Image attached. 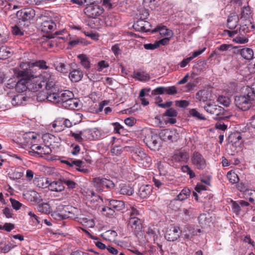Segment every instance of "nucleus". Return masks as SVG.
<instances>
[{
    "label": "nucleus",
    "mask_w": 255,
    "mask_h": 255,
    "mask_svg": "<svg viewBox=\"0 0 255 255\" xmlns=\"http://www.w3.org/2000/svg\"><path fill=\"white\" fill-rule=\"evenodd\" d=\"M249 92L244 95L237 96L235 98V104L238 108L243 111L248 110L252 106V101L254 99L251 98Z\"/></svg>",
    "instance_id": "5"
},
{
    "label": "nucleus",
    "mask_w": 255,
    "mask_h": 255,
    "mask_svg": "<svg viewBox=\"0 0 255 255\" xmlns=\"http://www.w3.org/2000/svg\"><path fill=\"white\" fill-rule=\"evenodd\" d=\"M73 93L69 90H64L52 94L48 97V101L60 104L65 109H74L78 107V103L74 99Z\"/></svg>",
    "instance_id": "1"
},
{
    "label": "nucleus",
    "mask_w": 255,
    "mask_h": 255,
    "mask_svg": "<svg viewBox=\"0 0 255 255\" xmlns=\"http://www.w3.org/2000/svg\"><path fill=\"white\" fill-rule=\"evenodd\" d=\"M53 71V69H49L48 71L44 72L42 75L43 79L42 83L47 91L46 99L47 100L49 95L56 93L58 91L56 77L52 72Z\"/></svg>",
    "instance_id": "2"
},
{
    "label": "nucleus",
    "mask_w": 255,
    "mask_h": 255,
    "mask_svg": "<svg viewBox=\"0 0 255 255\" xmlns=\"http://www.w3.org/2000/svg\"><path fill=\"white\" fill-rule=\"evenodd\" d=\"M204 110L211 115H215L214 118L216 120H224L230 118V116H225L226 110L223 107L212 103L206 104L203 106Z\"/></svg>",
    "instance_id": "4"
},
{
    "label": "nucleus",
    "mask_w": 255,
    "mask_h": 255,
    "mask_svg": "<svg viewBox=\"0 0 255 255\" xmlns=\"http://www.w3.org/2000/svg\"><path fill=\"white\" fill-rule=\"evenodd\" d=\"M189 157V154L186 151L179 152L173 156V158L174 161L183 163H187Z\"/></svg>",
    "instance_id": "31"
},
{
    "label": "nucleus",
    "mask_w": 255,
    "mask_h": 255,
    "mask_svg": "<svg viewBox=\"0 0 255 255\" xmlns=\"http://www.w3.org/2000/svg\"><path fill=\"white\" fill-rule=\"evenodd\" d=\"M157 2V0H143V5L144 7H149L152 9L155 7Z\"/></svg>",
    "instance_id": "60"
},
{
    "label": "nucleus",
    "mask_w": 255,
    "mask_h": 255,
    "mask_svg": "<svg viewBox=\"0 0 255 255\" xmlns=\"http://www.w3.org/2000/svg\"><path fill=\"white\" fill-rule=\"evenodd\" d=\"M18 77L21 78L16 83L15 89L18 93H22L28 89L27 80L26 77L18 75V72H15Z\"/></svg>",
    "instance_id": "19"
},
{
    "label": "nucleus",
    "mask_w": 255,
    "mask_h": 255,
    "mask_svg": "<svg viewBox=\"0 0 255 255\" xmlns=\"http://www.w3.org/2000/svg\"><path fill=\"white\" fill-rule=\"evenodd\" d=\"M152 191V187L149 185H142L138 189V194L141 198H146L148 197Z\"/></svg>",
    "instance_id": "28"
},
{
    "label": "nucleus",
    "mask_w": 255,
    "mask_h": 255,
    "mask_svg": "<svg viewBox=\"0 0 255 255\" xmlns=\"http://www.w3.org/2000/svg\"><path fill=\"white\" fill-rule=\"evenodd\" d=\"M128 228H130L135 233H138L142 228V221L140 218L129 217L128 223Z\"/></svg>",
    "instance_id": "13"
},
{
    "label": "nucleus",
    "mask_w": 255,
    "mask_h": 255,
    "mask_svg": "<svg viewBox=\"0 0 255 255\" xmlns=\"http://www.w3.org/2000/svg\"><path fill=\"white\" fill-rule=\"evenodd\" d=\"M48 187L50 190L57 192H61L65 189V187L62 182L61 179L60 181H54L50 183L49 182Z\"/></svg>",
    "instance_id": "30"
},
{
    "label": "nucleus",
    "mask_w": 255,
    "mask_h": 255,
    "mask_svg": "<svg viewBox=\"0 0 255 255\" xmlns=\"http://www.w3.org/2000/svg\"><path fill=\"white\" fill-rule=\"evenodd\" d=\"M56 27L55 23L51 19L43 20L41 23L40 28L42 31L45 33L51 32Z\"/></svg>",
    "instance_id": "21"
},
{
    "label": "nucleus",
    "mask_w": 255,
    "mask_h": 255,
    "mask_svg": "<svg viewBox=\"0 0 255 255\" xmlns=\"http://www.w3.org/2000/svg\"><path fill=\"white\" fill-rule=\"evenodd\" d=\"M190 190L187 188H183L179 194L174 199H173L171 202L170 205L175 203L177 201H182L186 199L190 195Z\"/></svg>",
    "instance_id": "25"
},
{
    "label": "nucleus",
    "mask_w": 255,
    "mask_h": 255,
    "mask_svg": "<svg viewBox=\"0 0 255 255\" xmlns=\"http://www.w3.org/2000/svg\"><path fill=\"white\" fill-rule=\"evenodd\" d=\"M18 75L27 77L28 90L29 91L35 92L41 89L43 87L40 77L35 74L34 72L19 71Z\"/></svg>",
    "instance_id": "3"
},
{
    "label": "nucleus",
    "mask_w": 255,
    "mask_h": 255,
    "mask_svg": "<svg viewBox=\"0 0 255 255\" xmlns=\"http://www.w3.org/2000/svg\"><path fill=\"white\" fill-rule=\"evenodd\" d=\"M229 141L233 144L239 145L243 142V134L240 132H234L229 136Z\"/></svg>",
    "instance_id": "24"
},
{
    "label": "nucleus",
    "mask_w": 255,
    "mask_h": 255,
    "mask_svg": "<svg viewBox=\"0 0 255 255\" xmlns=\"http://www.w3.org/2000/svg\"><path fill=\"white\" fill-rule=\"evenodd\" d=\"M218 101L225 107H228L231 103L230 98L223 96H219L218 98Z\"/></svg>",
    "instance_id": "57"
},
{
    "label": "nucleus",
    "mask_w": 255,
    "mask_h": 255,
    "mask_svg": "<svg viewBox=\"0 0 255 255\" xmlns=\"http://www.w3.org/2000/svg\"><path fill=\"white\" fill-rule=\"evenodd\" d=\"M227 177L230 182L232 184L236 183L238 182L239 180L238 175L235 172L232 171L228 172Z\"/></svg>",
    "instance_id": "49"
},
{
    "label": "nucleus",
    "mask_w": 255,
    "mask_h": 255,
    "mask_svg": "<svg viewBox=\"0 0 255 255\" xmlns=\"http://www.w3.org/2000/svg\"><path fill=\"white\" fill-rule=\"evenodd\" d=\"M144 20L141 19L139 18V19L133 23V27L136 31L142 32L144 27Z\"/></svg>",
    "instance_id": "55"
},
{
    "label": "nucleus",
    "mask_w": 255,
    "mask_h": 255,
    "mask_svg": "<svg viewBox=\"0 0 255 255\" xmlns=\"http://www.w3.org/2000/svg\"><path fill=\"white\" fill-rule=\"evenodd\" d=\"M109 64L105 60L100 61L96 65V69L98 72H101L104 68H108Z\"/></svg>",
    "instance_id": "58"
},
{
    "label": "nucleus",
    "mask_w": 255,
    "mask_h": 255,
    "mask_svg": "<svg viewBox=\"0 0 255 255\" xmlns=\"http://www.w3.org/2000/svg\"><path fill=\"white\" fill-rule=\"evenodd\" d=\"M104 11V9L101 6L95 3L87 5L84 9V13L90 18H98Z\"/></svg>",
    "instance_id": "7"
},
{
    "label": "nucleus",
    "mask_w": 255,
    "mask_h": 255,
    "mask_svg": "<svg viewBox=\"0 0 255 255\" xmlns=\"http://www.w3.org/2000/svg\"><path fill=\"white\" fill-rule=\"evenodd\" d=\"M182 237L186 241H190L196 236L195 228L191 225H186L183 230H181Z\"/></svg>",
    "instance_id": "20"
},
{
    "label": "nucleus",
    "mask_w": 255,
    "mask_h": 255,
    "mask_svg": "<svg viewBox=\"0 0 255 255\" xmlns=\"http://www.w3.org/2000/svg\"><path fill=\"white\" fill-rule=\"evenodd\" d=\"M120 193L121 194L128 196L132 195L133 193V189L128 185H123L120 187Z\"/></svg>",
    "instance_id": "46"
},
{
    "label": "nucleus",
    "mask_w": 255,
    "mask_h": 255,
    "mask_svg": "<svg viewBox=\"0 0 255 255\" xmlns=\"http://www.w3.org/2000/svg\"><path fill=\"white\" fill-rule=\"evenodd\" d=\"M83 77V73L80 69H73L69 74V77L72 82L80 81Z\"/></svg>",
    "instance_id": "29"
},
{
    "label": "nucleus",
    "mask_w": 255,
    "mask_h": 255,
    "mask_svg": "<svg viewBox=\"0 0 255 255\" xmlns=\"http://www.w3.org/2000/svg\"><path fill=\"white\" fill-rule=\"evenodd\" d=\"M77 58L80 60V64L86 70H89L91 68V62L89 58L85 54H81L78 55Z\"/></svg>",
    "instance_id": "34"
},
{
    "label": "nucleus",
    "mask_w": 255,
    "mask_h": 255,
    "mask_svg": "<svg viewBox=\"0 0 255 255\" xmlns=\"http://www.w3.org/2000/svg\"><path fill=\"white\" fill-rule=\"evenodd\" d=\"M158 135L162 140L171 142L176 141L179 137V134L176 130L169 129L161 130Z\"/></svg>",
    "instance_id": "9"
},
{
    "label": "nucleus",
    "mask_w": 255,
    "mask_h": 255,
    "mask_svg": "<svg viewBox=\"0 0 255 255\" xmlns=\"http://www.w3.org/2000/svg\"><path fill=\"white\" fill-rule=\"evenodd\" d=\"M136 160L144 168L149 167L152 163L151 158L142 149L135 153Z\"/></svg>",
    "instance_id": "11"
},
{
    "label": "nucleus",
    "mask_w": 255,
    "mask_h": 255,
    "mask_svg": "<svg viewBox=\"0 0 255 255\" xmlns=\"http://www.w3.org/2000/svg\"><path fill=\"white\" fill-rule=\"evenodd\" d=\"M37 210L42 213L48 214L51 212V208L49 205L47 203L40 202L37 205Z\"/></svg>",
    "instance_id": "41"
},
{
    "label": "nucleus",
    "mask_w": 255,
    "mask_h": 255,
    "mask_svg": "<svg viewBox=\"0 0 255 255\" xmlns=\"http://www.w3.org/2000/svg\"><path fill=\"white\" fill-rule=\"evenodd\" d=\"M231 205L233 212L238 215L240 214L242 208L249 206V203L246 201L240 200L232 201Z\"/></svg>",
    "instance_id": "18"
},
{
    "label": "nucleus",
    "mask_w": 255,
    "mask_h": 255,
    "mask_svg": "<svg viewBox=\"0 0 255 255\" xmlns=\"http://www.w3.org/2000/svg\"><path fill=\"white\" fill-rule=\"evenodd\" d=\"M35 15V10L31 8H23L17 12V16L23 21L30 20Z\"/></svg>",
    "instance_id": "14"
},
{
    "label": "nucleus",
    "mask_w": 255,
    "mask_h": 255,
    "mask_svg": "<svg viewBox=\"0 0 255 255\" xmlns=\"http://www.w3.org/2000/svg\"><path fill=\"white\" fill-rule=\"evenodd\" d=\"M11 55V53L9 48L4 46L0 48V59H6L10 57Z\"/></svg>",
    "instance_id": "45"
},
{
    "label": "nucleus",
    "mask_w": 255,
    "mask_h": 255,
    "mask_svg": "<svg viewBox=\"0 0 255 255\" xmlns=\"http://www.w3.org/2000/svg\"><path fill=\"white\" fill-rule=\"evenodd\" d=\"M85 135V130H84L83 131L70 130L68 133V135L69 136L73 137L76 141L79 143H81L84 139H86Z\"/></svg>",
    "instance_id": "22"
},
{
    "label": "nucleus",
    "mask_w": 255,
    "mask_h": 255,
    "mask_svg": "<svg viewBox=\"0 0 255 255\" xmlns=\"http://www.w3.org/2000/svg\"><path fill=\"white\" fill-rule=\"evenodd\" d=\"M239 17L237 15H230L227 19V26L228 28L233 29L235 28L238 25Z\"/></svg>",
    "instance_id": "36"
},
{
    "label": "nucleus",
    "mask_w": 255,
    "mask_h": 255,
    "mask_svg": "<svg viewBox=\"0 0 255 255\" xmlns=\"http://www.w3.org/2000/svg\"><path fill=\"white\" fill-rule=\"evenodd\" d=\"M106 133L102 129L94 128L85 129L86 139L89 140H97L103 138L106 136Z\"/></svg>",
    "instance_id": "10"
},
{
    "label": "nucleus",
    "mask_w": 255,
    "mask_h": 255,
    "mask_svg": "<svg viewBox=\"0 0 255 255\" xmlns=\"http://www.w3.org/2000/svg\"><path fill=\"white\" fill-rule=\"evenodd\" d=\"M133 77L140 81H145L150 79L149 75L143 71H134L133 73Z\"/></svg>",
    "instance_id": "38"
},
{
    "label": "nucleus",
    "mask_w": 255,
    "mask_h": 255,
    "mask_svg": "<svg viewBox=\"0 0 255 255\" xmlns=\"http://www.w3.org/2000/svg\"><path fill=\"white\" fill-rule=\"evenodd\" d=\"M35 184L40 188H45L48 187L49 181L47 178L40 177L35 179Z\"/></svg>",
    "instance_id": "44"
},
{
    "label": "nucleus",
    "mask_w": 255,
    "mask_h": 255,
    "mask_svg": "<svg viewBox=\"0 0 255 255\" xmlns=\"http://www.w3.org/2000/svg\"><path fill=\"white\" fill-rule=\"evenodd\" d=\"M181 169L183 172L189 175L190 179H192L196 176L195 172L188 165H183Z\"/></svg>",
    "instance_id": "50"
},
{
    "label": "nucleus",
    "mask_w": 255,
    "mask_h": 255,
    "mask_svg": "<svg viewBox=\"0 0 255 255\" xmlns=\"http://www.w3.org/2000/svg\"><path fill=\"white\" fill-rule=\"evenodd\" d=\"M89 20L88 24L92 28H96L100 25V19L98 18H91Z\"/></svg>",
    "instance_id": "62"
},
{
    "label": "nucleus",
    "mask_w": 255,
    "mask_h": 255,
    "mask_svg": "<svg viewBox=\"0 0 255 255\" xmlns=\"http://www.w3.org/2000/svg\"><path fill=\"white\" fill-rule=\"evenodd\" d=\"M245 198L250 202L255 204V190H250L247 191Z\"/></svg>",
    "instance_id": "54"
},
{
    "label": "nucleus",
    "mask_w": 255,
    "mask_h": 255,
    "mask_svg": "<svg viewBox=\"0 0 255 255\" xmlns=\"http://www.w3.org/2000/svg\"><path fill=\"white\" fill-rule=\"evenodd\" d=\"M27 65L29 66V69L28 71L31 72H33V69L35 67H38L39 69L42 70H47V71L50 69L49 67L47 66L46 62L43 60H36L33 62H29Z\"/></svg>",
    "instance_id": "23"
},
{
    "label": "nucleus",
    "mask_w": 255,
    "mask_h": 255,
    "mask_svg": "<svg viewBox=\"0 0 255 255\" xmlns=\"http://www.w3.org/2000/svg\"><path fill=\"white\" fill-rule=\"evenodd\" d=\"M191 163L192 165L199 170H203L207 166V160L199 151H195L191 156Z\"/></svg>",
    "instance_id": "6"
},
{
    "label": "nucleus",
    "mask_w": 255,
    "mask_h": 255,
    "mask_svg": "<svg viewBox=\"0 0 255 255\" xmlns=\"http://www.w3.org/2000/svg\"><path fill=\"white\" fill-rule=\"evenodd\" d=\"M240 54L245 59L248 60L252 59L254 57L253 50L248 47L242 49L240 51Z\"/></svg>",
    "instance_id": "37"
},
{
    "label": "nucleus",
    "mask_w": 255,
    "mask_h": 255,
    "mask_svg": "<svg viewBox=\"0 0 255 255\" xmlns=\"http://www.w3.org/2000/svg\"><path fill=\"white\" fill-rule=\"evenodd\" d=\"M27 97L22 94H18L15 96L12 99L11 103L13 105H20L23 104V102L27 101Z\"/></svg>",
    "instance_id": "42"
},
{
    "label": "nucleus",
    "mask_w": 255,
    "mask_h": 255,
    "mask_svg": "<svg viewBox=\"0 0 255 255\" xmlns=\"http://www.w3.org/2000/svg\"><path fill=\"white\" fill-rule=\"evenodd\" d=\"M157 136L149 131L145 136L143 140L147 146L151 149H155L158 146Z\"/></svg>",
    "instance_id": "16"
},
{
    "label": "nucleus",
    "mask_w": 255,
    "mask_h": 255,
    "mask_svg": "<svg viewBox=\"0 0 255 255\" xmlns=\"http://www.w3.org/2000/svg\"><path fill=\"white\" fill-rule=\"evenodd\" d=\"M252 10L249 6H244L243 8L242 11V17L244 18H248L249 17L250 14L251 13Z\"/></svg>",
    "instance_id": "63"
},
{
    "label": "nucleus",
    "mask_w": 255,
    "mask_h": 255,
    "mask_svg": "<svg viewBox=\"0 0 255 255\" xmlns=\"http://www.w3.org/2000/svg\"><path fill=\"white\" fill-rule=\"evenodd\" d=\"M189 114L192 117L198 120L204 121L206 120L205 117H204L201 114L198 112L195 109H191L189 111Z\"/></svg>",
    "instance_id": "53"
},
{
    "label": "nucleus",
    "mask_w": 255,
    "mask_h": 255,
    "mask_svg": "<svg viewBox=\"0 0 255 255\" xmlns=\"http://www.w3.org/2000/svg\"><path fill=\"white\" fill-rule=\"evenodd\" d=\"M255 27L251 22L248 21L247 23L241 25L239 29V32L241 34H243L249 32L255 29Z\"/></svg>",
    "instance_id": "40"
},
{
    "label": "nucleus",
    "mask_w": 255,
    "mask_h": 255,
    "mask_svg": "<svg viewBox=\"0 0 255 255\" xmlns=\"http://www.w3.org/2000/svg\"><path fill=\"white\" fill-rule=\"evenodd\" d=\"M63 122V118H57L51 124V127L56 132H60L63 130L65 128Z\"/></svg>",
    "instance_id": "32"
},
{
    "label": "nucleus",
    "mask_w": 255,
    "mask_h": 255,
    "mask_svg": "<svg viewBox=\"0 0 255 255\" xmlns=\"http://www.w3.org/2000/svg\"><path fill=\"white\" fill-rule=\"evenodd\" d=\"M79 221L84 226L88 228H93L95 225V223L93 219H88L87 218H80Z\"/></svg>",
    "instance_id": "47"
},
{
    "label": "nucleus",
    "mask_w": 255,
    "mask_h": 255,
    "mask_svg": "<svg viewBox=\"0 0 255 255\" xmlns=\"http://www.w3.org/2000/svg\"><path fill=\"white\" fill-rule=\"evenodd\" d=\"M130 217L140 218L142 216L141 211L136 206H131L128 209Z\"/></svg>",
    "instance_id": "43"
},
{
    "label": "nucleus",
    "mask_w": 255,
    "mask_h": 255,
    "mask_svg": "<svg viewBox=\"0 0 255 255\" xmlns=\"http://www.w3.org/2000/svg\"><path fill=\"white\" fill-rule=\"evenodd\" d=\"M152 181L154 186L158 188H162L166 185V180L161 175L153 177Z\"/></svg>",
    "instance_id": "35"
},
{
    "label": "nucleus",
    "mask_w": 255,
    "mask_h": 255,
    "mask_svg": "<svg viewBox=\"0 0 255 255\" xmlns=\"http://www.w3.org/2000/svg\"><path fill=\"white\" fill-rule=\"evenodd\" d=\"M25 30L21 28L19 25H15L12 27V33L16 36H23L24 34Z\"/></svg>",
    "instance_id": "52"
},
{
    "label": "nucleus",
    "mask_w": 255,
    "mask_h": 255,
    "mask_svg": "<svg viewBox=\"0 0 255 255\" xmlns=\"http://www.w3.org/2000/svg\"><path fill=\"white\" fill-rule=\"evenodd\" d=\"M42 139L45 145L51 146L52 148H54L55 143H58V141H56L58 138L50 133L44 134L42 135Z\"/></svg>",
    "instance_id": "27"
},
{
    "label": "nucleus",
    "mask_w": 255,
    "mask_h": 255,
    "mask_svg": "<svg viewBox=\"0 0 255 255\" xmlns=\"http://www.w3.org/2000/svg\"><path fill=\"white\" fill-rule=\"evenodd\" d=\"M159 32L160 35L162 36L165 37H173V31L166 28L164 25H158L157 27L152 31V32Z\"/></svg>",
    "instance_id": "26"
},
{
    "label": "nucleus",
    "mask_w": 255,
    "mask_h": 255,
    "mask_svg": "<svg viewBox=\"0 0 255 255\" xmlns=\"http://www.w3.org/2000/svg\"><path fill=\"white\" fill-rule=\"evenodd\" d=\"M210 92L207 89L201 90L198 91L195 94V99L196 102H199V106L202 107V103H205L208 101L210 98Z\"/></svg>",
    "instance_id": "17"
},
{
    "label": "nucleus",
    "mask_w": 255,
    "mask_h": 255,
    "mask_svg": "<svg viewBox=\"0 0 255 255\" xmlns=\"http://www.w3.org/2000/svg\"><path fill=\"white\" fill-rule=\"evenodd\" d=\"M94 182L99 187L106 188L110 190L114 188L115 185L113 181L105 178L100 177L94 178Z\"/></svg>",
    "instance_id": "15"
},
{
    "label": "nucleus",
    "mask_w": 255,
    "mask_h": 255,
    "mask_svg": "<svg viewBox=\"0 0 255 255\" xmlns=\"http://www.w3.org/2000/svg\"><path fill=\"white\" fill-rule=\"evenodd\" d=\"M61 181L63 184L66 185L69 189H74L76 187V183L73 180L68 178H63Z\"/></svg>",
    "instance_id": "51"
},
{
    "label": "nucleus",
    "mask_w": 255,
    "mask_h": 255,
    "mask_svg": "<svg viewBox=\"0 0 255 255\" xmlns=\"http://www.w3.org/2000/svg\"><path fill=\"white\" fill-rule=\"evenodd\" d=\"M102 214L107 217H111L115 215V211L111 206H105L101 211Z\"/></svg>",
    "instance_id": "48"
},
{
    "label": "nucleus",
    "mask_w": 255,
    "mask_h": 255,
    "mask_svg": "<svg viewBox=\"0 0 255 255\" xmlns=\"http://www.w3.org/2000/svg\"><path fill=\"white\" fill-rule=\"evenodd\" d=\"M112 125L114 127V132L116 133L121 134L123 131L124 128L119 123H112Z\"/></svg>",
    "instance_id": "64"
},
{
    "label": "nucleus",
    "mask_w": 255,
    "mask_h": 255,
    "mask_svg": "<svg viewBox=\"0 0 255 255\" xmlns=\"http://www.w3.org/2000/svg\"><path fill=\"white\" fill-rule=\"evenodd\" d=\"M58 209H63L64 211L65 212V214H64L63 213H54L52 215L55 219L57 220H63L67 218H75L74 211H76V209L72 207V206H65L63 207L62 205H59L58 206Z\"/></svg>",
    "instance_id": "8"
},
{
    "label": "nucleus",
    "mask_w": 255,
    "mask_h": 255,
    "mask_svg": "<svg viewBox=\"0 0 255 255\" xmlns=\"http://www.w3.org/2000/svg\"><path fill=\"white\" fill-rule=\"evenodd\" d=\"M73 163L76 166V169L83 173H88L89 170L85 167V163L81 160H74Z\"/></svg>",
    "instance_id": "39"
},
{
    "label": "nucleus",
    "mask_w": 255,
    "mask_h": 255,
    "mask_svg": "<svg viewBox=\"0 0 255 255\" xmlns=\"http://www.w3.org/2000/svg\"><path fill=\"white\" fill-rule=\"evenodd\" d=\"M181 235V231L178 226H174L167 230L165 234V239L169 242L177 241Z\"/></svg>",
    "instance_id": "12"
},
{
    "label": "nucleus",
    "mask_w": 255,
    "mask_h": 255,
    "mask_svg": "<svg viewBox=\"0 0 255 255\" xmlns=\"http://www.w3.org/2000/svg\"><path fill=\"white\" fill-rule=\"evenodd\" d=\"M43 146L38 145H32L30 147V150L28 151L29 153L31 155H35L36 154H40V152H38V150L40 151L42 150Z\"/></svg>",
    "instance_id": "56"
},
{
    "label": "nucleus",
    "mask_w": 255,
    "mask_h": 255,
    "mask_svg": "<svg viewBox=\"0 0 255 255\" xmlns=\"http://www.w3.org/2000/svg\"><path fill=\"white\" fill-rule=\"evenodd\" d=\"M109 205L115 211H120L125 208V202L121 200H110Z\"/></svg>",
    "instance_id": "33"
},
{
    "label": "nucleus",
    "mask_w": 255,
    "mask_h": 255,
    "mask_svg": "<svg viewBox=\"0 0 255 255\" xmlns=\"http://www.w3.org/2000/svg\"><path fill=\"white\" fill-rule=\"evenodd\" d=\"M30 195L32 197L31 199V201L36 202L38 204L42 201L41 196L40 194L38 192L35 191H32L31 192Z\"/></svg>",
    "instance_id": "59"
},
{
    "label": "nucleus",
    "mask_w": 255,
    "mask_h": 255,
    "mask_svg": "<svg viewBox=\"0 0 255 255\" xmlns=\"http://www.w3.org/2000/svg\"><path fill=\"white\" fill-rule=\"evenodd\" d=\"M55 69L58 72L62 73H67L68 72V69L66 65L63 63H60L55 66Z\"/></svg>",
    "instance_id": "61"
}]
</instances>
